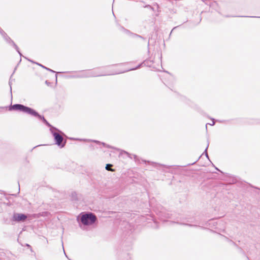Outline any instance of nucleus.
Returning <instances> with one entry per match:
<instances>
[{
	"mask_svg": "<svg viewBox=\"0 0 260 260\" xmlns=\"http://www.w3.org/2000/svg\"><path fill=\"white\" fill-rule=\"evenodd\" d=\"M56 144L58 146L61 144L63 141V137L58 133H54L53 134Z\"/></svg>",
	"mask_w": 260,
	"mask_h": 260,
	"instance_id": "3",
	"label": "nucleus"
},
{
	"mask_svg": "<svg viewBox=\"0 0 260 260\" xmlns=\"http://www.w3.org/2000/svg\"><path fill=\"white\" fill-rule=\"evenodd\" d=\"M112 166L111 164H107L106 166V169L108 171H110L112 172H114L115 170L114 169H111V167Z\"/></svg>",
	"mask_w": 260,
	"mask_h": 260,
	"instance_id": "7",
	"label": "nucleus"
},
{
	"mask_svg": "<svg viewBox=\"0 0 260 260\" xmlns=\"http://www.w3.org/2000/svg\"><path fill=\"white\" fill-rule=\"evenodd\" d=\"M27 218V216L23 214H16L14 215V220L17 221H24Z\"/></svg>",
	"mask_w": 260,
	"mask_h": 260,
	"instance_id": "4",
	"label": "nucleus"
},
{
	"mask_svg": "<svg viewBox=\"0 0 260 260\" xmlns=\"http://www.w3.org/2000/svg\"><path fill=\"white\" fill-rule=\"evenodd\" d=\"M96 216L92 213L85 214L81 218V222L85 225L92 224L96 220Z\"/></svg>",
	"mask_w": 260,
	"mask_h": 260,
	"instance_id": "2",
	"label": "nucleus"
},
{
	"mask_svg": "<svg viewBox=\"0 0 260 260\" xmlns=\"http://www.w3.org/2000/svg\"><path fill=\"white\" fill-rule=\"evenodd\" d=\"M34 116H37L40 119L42 120L46 124H47V125H50L49 123L48 122V121L45 119V118L43 117V116H42L41 115H39L37 112V115H33Z\"/></svg>",
	"mask_w": 260,
	"mask_h": 260,
	"instance_id": "5",
	"label": "nucleus"
},
{
	"mask_svg": "<svg viewBox=\"0 0 260 260\" xmlns=\"http://www.w3.org/2000/svg\"><path fill=\"white\" fill-rule=\"evenodd\" d=\"M11 110H18L30 115H37V112L30 108L20 104H15L11 106Z\"/></svg>",
	"mask_w": 260,
	"mask_h": 260,
	"instance_id": "1",
	"label": "nucleus"
},
{
	"mask_svg": "<svg viewBox=\"0 0 260 260\" xmlns=\"http://www.w3.org/2000/svg\"><path fill=\"white\" fill-rule=\"evenodd\" d=\"M37 64H34V63H31L30 65L28 66V70L29 71H31V70L35 69V67H37Z\"/></svg>",
	"mask_w": 260,
	"mask_h": 260,
	"instance_id": "6",
	"label": "nucleus"
}]
</instances>
